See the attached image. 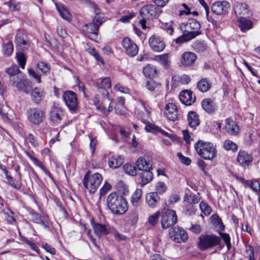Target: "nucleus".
Segmentation results:
<instances>
[{
    "label": "nucleus",
    "mask_w": 260,
    "mask_h": 260,
    "mask_svg": "<svg viewBox=\"0 0 260 260\" xmlns=\"http://www.w3.org/2000/svg\"><path fill=\"white\" fill-rule=\"evenodd\" d=\"M201 104L203 109L208 113H211L215 110V104L211 99L203 100L202 101Z\"/></svg>",
    "instance_id": "33"
},
{
    "label": "nucleus",
    "mask_w": 260,
    "mask_h": 260,
    "mask_svg": "<svg viewBox=\"0 0 260 260\" xmlns=\"http://www.w3.org/2000/svg\"><path fill=\"white\" fill-rule=\"evenodd\" d=\"M177 156L179 158L181 162L186 166H189L191 163V160L189 158L185 157L180 152H178Z\"/></svg>",
    "instance_id": "60"
},
{
    "label": "nucleus",
    "mask_w": 260,
    "mask_h": 260,
    "mask_svg": "<svg viewBox=\"0 0 260 260\" xmlns=\"http://www.w3.org/2000/svg\"><path fill=\"white\" fill-rule=\"evenodd\" d=\"M88 52L92 55H93L96 60H97L99 61H100L103 64L104 63V61L102 57L100 56L99 53L96 52L95 49L93 48H89Z\"/></svg>",
    "instance_id": "59"
},
{
    "label": "nucleus",
    "mask_w": 260,
    "mask_h": 260,
    "mask_svg": "<svg viewBox=\"0 0 260 260\" xmlns=\"http://www.w3.org/2000/svg\"><path fill=\"white\" fill-rule=\"evenodd\" d=\"M225 129L226 133L231 136H236L240 132V128L237 123L230 118H228L225 120Z\"/></svg>",
    "instance_id": "19"
},
{
    "label": "nucleus",
    "mask_w": 260,
    "mask_h": 260,
    "mask_svg": "<svg viewBox=\"0 0 260 260\" xmlns=\"http://www.w3.org/2000/svg\"><path fill=\"white\" fill-rule=\"evenodd\" d=\"M124 162V159L120 156L115 155L111 157L108 161L109 166L113 169L120 167Z\"/></svg>",
    "instance_id": "32"
},
{
    "label": "nucleus",
    "mask_w": 260,
    "mask_h": 260,
    "mask_svg": "<svg viewBox=\"0 0 260 260\" xmlns=\"http://www.w3.org/2000/svg\"><path fill=\"white\" fill-rule=\"evenodd\" d=\"M169 236L172 240L177 243L184 242L188 238L187 232L180 227L171 229L169 230Z\"/></svg>",
    "instance_id": "10"
},
{
    "label": "nucleus",
    "mask_w": 260,
    "mask_h": 260,
    "mask_svg": "<svg viewBox=\"0 0 260 260\" xmlns=\"http://www.w3.org/2000/svg\"><path fill=\"white\" fill-rule=\"evenodd\" d=\"M123 169L124 172L129 175L135 176L137 174V169L136 167L131 164H125L123 167Z\"/></svg>",
    "instance_id": "44"
},
{
    "label": "nucleus",
    "mask_w": 260,
    "mask_h": 260,
    "mask_svg": "<svg viewBox=\"0 0 260 260\" xmlns=\"http://www.w3.org/2000/svg\"><path fill=\"white\" fill-rule=\"evenodd\" d=\"M219 234L220 236V238L222 239L225 244H226L228 250H230L232 247V245L231 243V238L229 234L222 232H219Z\"/></svg>",
    "instance_id": "48"
},
{
    "label": "nucleus",
    "mask_w": 260,
    "mask_h": 260,
    "mask_svg": "<svg viewBox=\"0 0 260 260\" xmlns=\"http://www.w3.org/2000/svg\"><path fill=\"white\" fill-rule=\"evenodd\" d=\"M230 7V4L227 1L216 2L212 4L211 10L216 15H225L228 13Z\"/></svg>",
    "instance_id": "15"
},
{
    "label": "nucleus",
    "mask_w": 260,
    "mask_h": 260,
    "mask_svg": "<svg viewBox=\"0 0 260 260\" xmlns=\"http://www.w3.org/2000/svg\"><path fill=\"white\" fill-rule=\"evenodd\" d=\"M221 239L214 234H202L198 238L197 246L201 251H205L220 245Z\"/></svg>",
    "instance_id": "4"
},
{
    "label": "nucleus",
    "mask_w": 260,
    "mask_h": 260,
    "mask_svg": "<svg viewBox=\"0 0 260 260\" xmlns=\"http://www.w3.org/2000/svg\"><path fill=\"white\" fill-rule=\"evenodd\" d=\"M122 45L126 53L131 57L135 56L138 53V48L136 44L132 42L130 39L125 38L122 41Z\"/></svg>",
    "instance_id": "17"
},
{
    "label": "nucleus",
    "mask_w": 260,
    "mask_h": 260,
    "mask_svg": "<svg viewBox=\"0 0 260 260\" xmlns=\"http://www.w3.org/2000/svg\"><path fill=\"white\" fill-rule=\"evenodd\" d=\"M164 113L166 118L172 121L178 120L181 116V111L172 103H170L166 106Z\"/></svg>",
    "instance_id": "12"
},
{
    "label": "nucleus",
    "mask_w": 260,
    "mask_h": 260,
    "mask_svg": "<svg viewBox=\"0 0 260 260\" xmlns=\"http://www.w3.org/2000/svg\"><path fill=\"white\" fill-rule=\"evenodd\" d=\"M153 175L151 170L142 171L139 174V178L140 179V184L141 186H144L150 182L153 179Z\"/></svg>",
    "instance_id": "29"
},
{
    "label": "nucleus",
    "mask_w": 260,
    "mask_h": 260,
    "mask_svg": "<svg viewBox=\"0 0 260 260\" xmlns=\"http://www.w3.org/2000/svg\"><path fill=\"white\" fill-rule=\"evenodd\" d=\"M7 4L9 9L12 11L18 10L20 8L19 4L16 3L14 0H10Z\"/></svg>",
    "instance_id": "57"
},
{
    "label": "nucleus",
    "mask_w": 260,
    "mask_h": 260,
    "mask_svg": "<svg viewBox=\"0 0 260 260\" xmlns=\"http://www.w3.org/2000/svg\"><path fill=\"white\" fill-rule=\"evenodd\" d=\"M101 86L107 88H110L111 86V80L109 77H105L103 78L101 82H99Z\"/></svg>",
    "instance_id": "58"
},
{
    "label": "nucleus",
    "mask_w": 260,
    "mask_h": 260,
    "mask_svg": "<svg viewBox=\"0 0 260 260\" xmlns=\"http://www.w3.org/2000/svg\"><path fill=\"white\" fill-rule=\"evenodd\" d=\"M11 85L16 87L19 91L29 94L32 90V83L28 79H24L21 76L19 77L11 78Z\"/></svg>",
    "instance_id": "6"
},
{
    "label": "nucleus",
    "mask_w": 260,
    "mask_h": 260,
    "mask_svg": "<svg viewBox=\"0 0 260 260\" xmlns=\"http://www.w3.org/2000/svg\"><path fill=\"white\" fill-rule=\"evenodd\" d=\"M154 60L159 63L164 69H168L171 63L170 55L169 53L156 55L154 57Z\"/></svg>",
    "instance_id": "27"
},
{
    "label": "nucleus",
    "mask_w": 260,
    "mask_h": 260,
    "mask_svg": "<svg viewBox=\"0 0 260 260\" xmlns=\"http://www.w3.org/2000/svg\"><path fill=\"white\" fill-rule=\"evenodd\" d=\"M138 219V213L136 211H131L129 213L127 216V222L132 225H133L135 224Z\"/></svg>",
    "instance_id": "42"
},
{
    "label": "nucleus",
    "mask_w": 260,
    "mask_h": 260,
    "mask_svg": "<svg viewBox=\"0 0 260 260\" xmlns=\"http://www.w3.org/2000/svg\"><path fill=\"white\" fill-rule=\"evenodd\" d=\"M17 60L19 63L20 67L24 69L26 63V57L22 52H19L16 53V56Z\"/></svg>",
    "instance_id": "47"
},
{
    "label": "nucleus",
    "mask_w": 260,
    "mask_h": 260,
    "mask_svg": "<svg viewBox=\"0 0 260 260\" xmlns=\"http://www.w3.org/2000/svg\"><path fill=\"white\" fill-rule=\"evenodd\" d=\"M92 226L96 235L101 238L102 235H108L109 232V228L105 224L99 223H92Z\"/></svg>",
    "instance_id": "28"
},
{
    "label": "nucleus",
    "mask_w": 260,
    "mask_h": 260,
    "mask_svg": "<svg viewBox=\"0 0 260 260\" xmlns=\"http://www.w3.org/2000/svg\"><path fill=\"white\" fill-rule=\"evenodd\" d=\"M41 246L42 247L44 248L47 252L50 253L52 255L55 254V249L49 244L45 243H42Z\"/></svg>",
    "instance_id": "63"
},
{
    "label": "nucleus",
    "mask_w": 260,
    "mask_h": 260,
    "mask_svg": "<svg viewBox=\"0 0 260 260\" xmlns=\"http://www.w3.org/2000/svg\"><path fill=\"white\" fill-rule=\"evenodd\" d=\"M166 189L167 186L165 183L159 182L156 184V192L157 194H162L166 191Z\"/></svg>",
    "instance_id": "55"
},
{
    "label": "nucleus",
    "mask_w": 260,
    "mask_h": 260,
    "mask_svg": "<svg viewBox=\"0 0 260 260\" xmlns=\"http://www.w3.org/2000/svg\"><path fill=\"white\" fill-rule=\"evenodd\" d=\"M194 48L198 52H203L206 49V46L203 42H198L194 44Z\"/></svg>",
    "instance_id": "61"
},
{
    "label": "nucleus",
    "mask_w": 260,
    "mask_h": 260,
    "mask_svg": "<svg viewBox=\"0 0 260 260\" xmlns=\"http://www.w3.org/2000/svg\"><path fill=\"white\" fill-rule=\"evenodd\" d=\"M26 36L23 30H18L16 35L15 43L17 47L22 50H27L30 46V42L26 39Z\"/></svg>",
    "instance_id": "16"
},
{
    "label": "nucleus",
    "mask_w": 260,
    "mask_h": 260,
    "mask_svg": "<svg viewBox=\"0 0 260 260\" xmlns=\"http://www.w3.org/2000/svg\"><path fill=\"white\" fill-rule=\"evenodd\" d=\"M107 205L111 213L117 215L124 214L128 208V203L125 199L115 192L108 196Z\"/></svg>",
    "instance_id": "1"
},
{
    "label": "nucleus",
    "mask_w": 260,
    "mask_h": 260,
    "mask_svg": "<svg viewBox=\"0 0 260 260\" xmlns=\"http://www.w3.org/2000/svg\"><path fill=\"white\" fill-rule=\"evenodd\" d=\"M93 86L97 88L99 92L101 93L104 96H106L107 98L110 100L109 97V92L107 90L108 88L101 86L99 82H96V83H94Z\"/></svg>",
    "instance_id": "52"
},
{
    "label": "nucleus",
    "mask_w": 260,
    "mask_h": 260,
    "mask_svg": "<svg viewBox=\"0 0 260 260\" xmlns=\"http://www.w3.org/2000/svg\"><path fill=\"white\" fill-rule=\"evenodd\" d=\"M56 8L58 12H59L60 16L67 21L70 20V15L68 10L66 7L61 4H55Z\"/></svg>",
    "instance_id": "37"
},
{
    "label": "nucleus",
    "mask_w": 260,
    "mask_h": 260,
    "mask_svg": "<svg viewBox=\"0 0 260 260\" xmlns=\"http://www.w3.org/2000/svg\"><path fill=\"white\" fill-rule=\"evenodd\" d=\"M31 100L35 103L39 104L44 98L45 92L44 90L39 87L32 88L30 93Z\"/></svg>",
    "instance_id": "23"
},
{
    "label": "nucleus",
    "mask_w": 260,
    "mask_h": 260,
    "mask_svg": "<svg viewBox=\"0 0 260 260\" xmlns=\"http://www.w3.org/2000/svg\"><path fill=\"white\" fill-rule=\"evenodd\" d=\"M63 100L70 111L76 112L79 108L76 94L72 91H66L63 94Z\"/></svg>",
    "instance_id": "9"
},
{
    "label": "nucleus",
    "mask_w": 260,
    "mask_h": 260,
    "mask_svg": "<svg viewBox=\"0 0 260 260\" xmlns=\"http://www.w3.org/2000/svg\"><path fill=\"white\" fill-rule=\"evenodd\" d=\"M179 98L181 103L186 106L191 105L195 101V97L192 98L191 91L188 90L182 91L180 93Z\"/></svg>",
    "instance_id": "22"
},
{
    "label": "nucleus",
    "mask_w": 260,
    "mask_h": 260,
    "mask_svg": "<svg viewBox=\"0 0 260 260\" xmlns=\"http://www.w3.org/2000/svg\"><path fill=\"white\" fill-rule=\"evenodd\" d=\"M194 148L197 153L205 159L212 160L216 156L215 146L210 142L199 141L195 143Z\"/></svg>",
    "instance_id": "3"
},
{
    "label": "nucleus",
    "mask_w": 260,
    "mask_h": 260,
    "mask_svg": "<svg viewBox=\"0 0 260 260\" xmlns=\"http://www.w3.org/2000/svg\"><path fill=\"white\" fill-rule=\"evenodd\" d=\"M64 116L63 111L60 107H54L50 113V120L55 123H59Z\"/></svg>",
    "instance_id": "20"
},
{
    "label": "nucleus",
    "mask_w": 260,
    "mask_h": 260,
    "mask_svg": "<svg viewBox=\"0 0 260 260\" xmlns=\"http://www.w3.org/2000/svg\"><path fill=\"white\" fill-rule=\"evenodd\" d=\"M200 198L194 194H186L184 197V201L189 204H197L200 201Z\"/></svg>",
    "instance_id": "43"
},
{
    "label": "nucleus",
    "mask_w": 260,
    "mask_h": 260,
    "mask_svg": "<svg viewBox=\"0 0 260 260\" xmlns=\"http://www.w3.org/2000/svg\"><path fill=\"white\" fill-rule=\"evenodd\" d=\"M184 210L186 214L191 215L195 214L196 209L194 205L188 203L185 206Z\"/></svg>",
    "instance_id": "56"
},
{
    "label": "nucleus",
    "mask_w": 260,
    "mask_h": 260,
    "mask_svg": "<svg viewBox=\"0 0 260 260\" xmlns=\"http://www.w3.org/2000/svg\"><path fill=\"white\" fill-rule=\"evenodd\" d=\"M177 221V216L175 211L167 209L162 211L161 224L163 229H167L175 224Z\"/></svg>",
    "instance_id": "8"
},
{
    "label": "nucleus",
    "mask_w": 260,
    "mask_h": 260,
    "mask_svg": "<svg viewBox=\"0 0 260 260\" xmlns=\"http://www.w3.org/2000/svg\"><path fill=\"white\" fill-rule=\"evenodd\" d=\"M116 189L122 194H125L128 191L127 185L122 181H119L116 185Z\"/></svg>",
    "instance_id": "49"
},
{
    "label": "nucleus",
    "mask_w": 260,
    "mask_h": 260,
    "mask_svg": "<svg viewBox=\"0 0 260 260\" xmlns=\"http://www.w3.org/2000/svg\"><path fill=\"white\" fill-rule=\"evenodd\" d=\"M149 44L151 48L155 52H161L166 47L164 40L157 36H152L149 39Z\"/></svg>",
    "instance_id": "18"
},
{
    "label": "nucleus",
    "mask_w": 260,
    "mask_h": 260,
    "mask_svg": "<svg viewBox=\"0 0 260 260\" xmlns=\"http://www.w3.org/2000/svg\"><path fill=\"white\" fill-rule=\"evenodd\" d=\"M194 38H196V35H194L193 34H188L186 32L176 39L175 40V42L176 44L181 45L194 39Z\"/></svg>",
    "instance_id": "36"
},
{
    "label": "nucleus",
    "mask_w": 260,
    "mask_h": 260,
    "mask_svg": "<svg viewBox=\"0 0 260 260\" xmlns=\"http://www.w3.org/2000/svg\"><path fill=\"white\" fill-rule=\"evenodd\" d=\"M161 12V11L155 6L149 5L145 6L141 9L140 14L142 18L151 19L156 18L159 16Z\"/></svg>",
    "instance_id": "11"
},
{
    "label": "nucleus",
    "mask_w": 260,
    "mask_h": 260,
    "mask_svg": "<svg viewBox=\"0 0 260 260\" xmlns=\"http://www.w3.org/2000/svg\"><path fill=\"white\" fill-rule=\"evenodd\" d=\"M184 26V31L188 34H193L196 37L201 34L200 23L196 19H189L186 22L182 23Z\"/></svg>",
    "instance_id": "13"
},
{
    "label": "nucleus",
    "mask_w": 260,
    "mask_h": 260,
    "mask_svg": "<svg viewBox=\"0 0 260 260\" xmlns=\"http://www.w3.org/2000/svg\"><path fill=\"white\" fill-rule=\"evenodd\" d=\"M102 180V175L98 173L90 175L88 171L84 175L83 185L88 190L90 193H94L99 187Z\"/></svg>",
    "instance_id": "5"
},
{
    "label": "nucleus",
    "mask_w": 260,
    "mask_h": 260,
    "mask_svg": "<svg viewBox=\"0 0 260 260\" xmlns=\"http://www.w3.org/2000/svg\"><path fill=\"white\" fill-rule=\"evenodd\" d=\"M250 187L254 191L257 193L260 192V184L258 181L256 180L252 181L250 184Z\"/></svg>",
    "instance_id": "62"
},
{
    "label": "nucleus",
    "mask_w": 260,
    "mask_h": 260,
    "mask_svg": "<svg viewBox=\"0 0 260 260\" xmlns=\"http://www.w3.org/2000/svg\"><path fill=\"white\" fill-rule=\"evenodd\" d=\"M3 51L5 55L9 56L13 51V45L12 42H9L3 45Z\"/></svg>",
    "instance_id": "45"
},
{
    "label": "nucleus",
    "mask_w": 260,
    "mask_h": 260,
    "mask_svg": "<svg viewBox=\"0 0 260 260\" xmlns=\"http://www.w3.org/2000/svg\"><path fill=\"white\" fill-rule=\"evenodd\" d=\"M160 198L156 192H151L146 196V202L151 208L155 207L159 201Z\"/></svg>",
    "instance_id": "25"
},
{
    "label": "nucleus",
    "mask_w": 260,
    "mask_h": 260,
    "mask_svg": "<svg viewBox=\"0 0 260 260\" xmlns=\"http://www.w3.org/2000/svg\"><path fill=\"white\" fill-rule=\"evenodd\" d=\"M197 58V56L194 53L186 52L182 55L181 62L185 67H190L194 63Z\"/></svg>",
    "instance_id": "21"
},
{
    "label": "nucleus",
    "mask_w": 260,
    "mask_h": 260,
    "mask_svg": "<svg viewBox=\"0 0 260 260\" xmlns=\"http://www.w3.org/2000/svg\"><path fill=\"white\" fill-rule=\"evenodd\" d=\"M32 162L34 164L37 166V167L40 168L41 170L44 172V173L48 176L51 179H53L51 174L45 168V166L42 164V163L37 158H35L32 160Z\"/></svg>",
    "instance_id": "46"
},
{
    "label": "nucleus",
    "mask_w": 260,
    "mask_h": 260,
    "mask_svg": "<svg viewBox=\"0 0 260 260\" xmlns=\"http://www.w3.org/2000/svg\"><path fill=\"white\" fill-rule=\"evenodd\" d=\"M200 208L202 212L206 215H208L211 211V207L205 202H201L200 204Z\"/></svg>",
    "instance_id": "53"
},
{
    "label": "nucleus",
    "mask_w": 260,
    "mask_h": 260,
    "mask_svg": "<svg viewBox=\"0 0 260 260\" xmlns=\"http://www.w3.org/2000/svg\"><path fill=\"white\" fill-rule=\"evenodd\" d=\"M234 10L235 14L238 18L250 17L252 14L246 4L240 2H235L234 6Z\"/></svg>",
    "instance_id": "14"
},
{
    "label": "nucleus",
    "mask_w": 260,
    "mask_h": 260,
    "mask_svg": "<svg viewBox=\"0 0 260 260\" xmlns=\"http://www.w3.org/2000/svg\"><path fill=\"white\" fill-rule=\"evenodd\" d=\"M95 15L93 18L92 22L85 24L83 27V31H86V35H89L90 39L94 40L98 38L99 27L104 22L103 14L99 13V10L95 8Z\"/></svg>",
    "instance_id": "2"
},
{
    "label": "nucleus",
    "mask_w": 260,
    "mask_h": 260,
    "mask_svg": "<svg viewBox=\"0 0 260 260\" xmlns=\"http://www.w3.org/2000/svg\"><path fill=\"white\" fill-rule=\"evenodd\" d=\"M38 71H40L42 74L47 75L50 73V67L45 62H39L37 65Z\"/></svg>",
    "instance_id": "41"
},
{
    "label": "nucleus",
    "mask_w": 260,
    "mask_h": 260,
    "mask_svg": "<svg viewBox=\"0 0 260 260\" xmlns=\"http://www.w3.org/2000/svg\"><path fill=\"white\" fill-rule=\"evenodd\" d=\"M5 72L10 76L9 82L11 84H12V82L11 80V78L19 77L21 76L18 75V74L20 72V71L18 67L16 64H13L10 68H6L5 69Z\"/></svg>",
    "instance_id": "34"
},
{
    "label": "nucleus",
    "mask_w": 260,
    "mask_h": 260,
    "mask_svg": "<svg viewBox=\"0 0 260 260\" xmlns=\"http://www.w3.org/2000/svg\"><path fill=\"white\" fill-rule=\"evenodd\" d=\"M7 180L8 181V182L9 184L13 188H15L16 189H20L21 185L20 182H18V181H16V182L14 181L13 178L10 176L9 175L6 177Z\"/></svg>",
    "instance_id": "50"
},
{
    "label": "nucleus",
    "mask_w": 260,
    "mask_h": 260,
    "mask_svg": "<svg viewBox=\"0 0 260 260\" xmlns=\"http://www.w3.org/2000/svg\"><path fill=\"white\" fill-rule=\"evenodd\" d=\"M135 16V14L133 12L130 13L128 15H124L121 17L120 19H119V21L122 22H128L132 18Z\"/></svg>",
    "instance_id": "64"
},
{
    "label": "nucleus",
    "mask_w": 260,
    "mask_h": 260,
    "mask_svg": "<svg viewBox=\"0 0 260 260\" xmlns=\"http://www.w3.org/2000/svg\"><path fill=\"white\" fill-rule=\"evenodd\" d=\"M136 165L139 170L144 171L152 170V165L149 159L147 158L140 157L136 161Z\"/></svg>",
    "instance_id": "26"
},
{
    "label": "nucleus",
    "mask_w": 260,
    "mask_h": 260,
    "mask_svg": "<svg viewBox=\"0 0 260 260\" xmlns=\"http://www.w3.org/2000/svg\"><path fill=\"white\" fill-rule=\"evenodd\" d=\"M237 161L243 166H248L253 160L252 156L245 151H240L237 157Z\"/></svg>",
    "instance_id": "24"
},
{
    "label": "nucleus",
    "mask_w": 260,
    "mask_h": 260,
    "mask_svg": "<svg viewBox=\"0 0 260 260\" xmlns=\"http://www.w3.org/2000/svg\"><path fill=\"white\" fill-rule=\"evenodd\" d=\"M142 190L141 189L137 188L134 193L132 194L131 198V202L133 206L137 207L139 205V202L142 198Z\"/></svg>",
    "instance_id": "38"
},
{
    "label": "nucleus",
    "mask_w": 260,
    "mask_h": 260,
    "mask_svg": "<svg viewBox=\"0 0 260 260\" xmlns=\"http://www.w3.org/2000/svg\"><path fill=\"white\" fill-rule=\"evenodd\" d=\"M199 90L203 92L208 91L211 87L210 84L206 78L201 79L197 84Z\"/></svg>",
    "instance_id": "40"
},
{
    "label": "nucleus",
    "mask_w": 260,
    "mask_h": 260,
    "mask_svg": "<svg viewBox=\"0 0 260 260\" xmlns=\"http://www.w3.org/2000/svg\"><path fill=\"white\" fill-rule=\"evenodd\" d=\"M224 149L226 150H231L233 151H236L237 149V145L231 140H227L225 141L223 145Z\"/></svg>",
    "instance_id": "51"
},
{
    "label": "nucleus",
    "mask_w": 260,
    "mask_h": 260,
    "mask_svg": "<svg viewBox=\"0 0 260 260\" xmlns=\"http://www.w3.org/2000/svg\"><path fill=\"white\" fill-rule=\"evenodd\" d=\"M141 118L143 122L146 124L145 129L147 132L156 133L159 131V127L148 121L147 119L144 117H141Z\"/></svg>",
    "instance_id": "39"
},
{
    "label": "nucleus",
    "mask_w": 260,
    "mask_h": 260,
    "mask_svg": "<svg viewBox=\"0 0 260 260\" xmlns=\"http://www.w3.org/2000/svg\"><path fill=\"white\" fill-rule=\"evenodd\" d=\"M143 74L147 78L155 77L157 75V71L155 67L148 64L143 69Z\"/></svg>",
    "instance_id": "35"
},
{
    "label": "nucleus",
    "mask_w": 260,
    "mask_h": 260,
    "mask_svg": "<svg viewBox=\"0 0 260 260\" xmlns=\"http://www.w3.org/2000/svg\"><path fill=\"white\" fill-rule=\"evenodd\" d=\"M27 118L29 122L34 125L41 123L45 117L44 111L37 108H29L26 112Z\"/></svg>",
    "instance_id": "7"
},
{
    "label": "nucleus",
    "mask_w": 260,
    "mask_h": 260,
    "mask_svg": "<svg viewBox=\"0 0 260 260\" xmlns=\"http://www.w3.org/2000/svg\"><path fill=\"white\" fill-rule=\"evenodd\" d=\"M159 216L160 212L159 211L150 215L148 219L149 223L151 225H154L158 222Z\"/></svg>",
    "instance_id": "54"
},
{
    "label": "nucleus",
    "mask_w": 260,
    "mask_h": 260,
    "mask_svg": "<svg viewBox=\"0 0 260 260\" xmlns=\"http://www.w3.org/2000/svg\"><path fill=\"white\" fill-rule=\"evenodd\" d=\"M187 120L189 126L193 129L196 128V126H198L200 124L199 117L196 112L194 111H189L188 112Z\"/></svg>",
    "instance_id": "31"
},
{
    "label": "nucleus",
    "mask_w": 260,
    "mask_h": 260,
    "mask_svg": "<svg viewBox=\"0 0 260 260\" xmlns=\"http://www.w3.org/2000/svg\"><path fill=\"white\" fill-rule=\"evenodd\" d=\"M248 17H243L239 18L238 21L239 22V26L241 30L245 32L252 27L253 23L252 21L247 19Z\"/></svg>",
    "instance_id": "30"
}]
</instances>
